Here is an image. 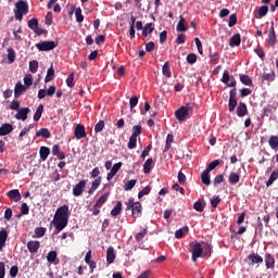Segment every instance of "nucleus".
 I'll return each mask as SVG.
<instances>
[{
    "label": "nucleus",
    "instance_id": "f257e3e1",
    "mask_svg": "<svg viewBox=\"0 0 278 278\" xmlns=\"http://www.w3.org/2000/svg\"><path fill=\"white\" fill-rule=\"evenodd\" d=\"M222 83L226 84L228 88H232L229 92V102H228V110L229 112H233L238 105V88H236L238 81H236V77L229 75L227 70L224 71Z\"/></svg>",
    "mask_w": 278,
    "mask_h": 278
},
{
    "label": "nucleus",
    "instance_id": "f03ea898",
    "mask_svg": "<svg viewBox=\"0 0 278 278\" xmlns=\"http://www.w3.org/2000/svg\"><path fill=\"white\" fill-rule=\"evenodd\" d=\"M29 13V4L27 1L22 0L15 3L14 16L16 21H23V16Z\"/></svg>",
    "mask_w": 278,
    "mask_h": 278
},
{
    "label": "nucleus",
    "instance_id": "7ed1b4c3",
    "mask_svg": "<svg viewBox=\"0 0 278 278\" xmlns=\"http://www.w3.org/2000/svg\"><path fill=\"white\" fill-rule=\"evenodd\" d=\"M126 206V210H131L132 218H140V216H142V204L140 202H135L134 199H129Z\"/></svg>",
    "mask_w": 278,
    "mask_h": 278
},
{
    "label": "nucleus",
    "instance_id": "20e7f679",
    "mask_svg": "<svg viewBox=\"0 0 278 278\" xmlns=\"http://www.w3.org/2000/svg\"><path fill=\"white\" fill-rule=\"evenodd\" d=\"M192 110V106L190 104H187L186 106H181L175 112V116L177 121L184 122L186 118H188V114Z\"/></svg>",
    "mask_w": 278,
    "mask_h": 278
},
{
    "label": "nucleus",
    "instance_id": "39448f33",
    "mask_svg": "<svg viewBox=\"0 0 278 278\" xmlns=\"http://www.w3.org/2000/svg\"><path fill=\"white\" fill-rule=\"evenodd\" d=\"M38 51H53L55 47H58V42L55 41H41L35 45Z\"/></svg>",
    "mask_w": 278,
    "mask_h": 278
},
{
    "label": "nucleus",
    "instance_id": "423d86ee",
    "mask_svg": "<svg viewBox=\"0 0 278 278\" xmlns=\"http://www.w3.org/2000/svg\"><path fill=\"white\" fill-rule=\"evenodd\" d=\"M86 180H80L78 184H76L73 188V194L75 197H81L84 194V190H86Z\"/></svg>",
    "mask_w": 278,
    "mask_h": 278
},
{
    "label": "nucleus",
    "instance_id": "0eeeda50",
    "mask_svg": "<svg viewBox=\"0 0 278 278\" xmlns=\"http://www.w3.org/2000/svg\"><path fill=\"white\" fill-rule=\"evenodd\" d=\"M68 214H70L68 205L65 204V205L60 206L56 210V212L54 214V218H65V219H68Z\"/></svg>",
    "mask_w": 278,
    "mask_h": 278
},
{
    "label": "nucleus",
    "instance_id": "6e6552de",
    "mask_svg": "<svg viewBox=\"0 0 278 278\" xmlns=\"http://www.w3.org/2000/svg\"><path fill=\"white\" fill-rule=\"evenodd\" d=\"M54 227L56 231H62L66 225H68V219L62 217H54Z\"/></svg>",
    "mask_w": 278,
    "mask_h": 278
},
{
    "label": "nucleus",
    "instance_id": "1a4fd4ad",
    "mask_svg": "<svg viewBox=\"0 0 278 278\" xmlns=\"http://www.w3.org/2000/svg\"><path fill=\"white\" fill-rule=\"evenodd\" d=\"M192 262H197L199 257L203 255V248L201 247V243H195L192 248Z\"/></svg>",
    "mask_w": 278,
    "mask_h": 278
},
{
    "label": "nucleus",
    "instance_id": "9d476101",
    "mask_svg": "<svg viewBox=\"0 0 278 278\" xmlns=\"http://www.w3.org/2000/svg\"><path fill=\"white\" fill-rule=\"evenodd\" d=\"M29 112H31L29 108L18 109L17 113L14 115V118H16V121H27V114H29Z\"/></svg>",
    "mask_w": 278,
    "mask_h": 278
},
{
    "label": "nucleus",
    "instance_id": "9b49d317",
    "mask_svg": "<svg viewBox=\"0 0 278 278\" xmlns=\"http://www.w3.org/2000/svg\"><path fill=\"white\" fill-rule=\"evenodd\" d=\"M74 134L76 140H81V138H86V128L81 124H77L74 128Z\"/></svg>",
    "mask_w": 278,
    "mask_h": 278
},
{
    "label": "nucleus",
    "instance_id": "f8f14e48",
    "mask_svg": "<svg viewBox=\"0 0 278 278\" xmlns=\"http://www.w3.org/2000/svg\"><path fill=\"white\" fill-rule=\"evenodd\" d=\"M267 43L269 47H275L277 45V35L275 33V26H270L269 31H268V39Z\"/></svg>",
    "mask_w": 278,
    "mask_h": 278
},
{
    "label": "nucleus",
    "instance_id": "ddd939ff",
    "mask_svg": "<svg viewBox=\"0 0 278 278\" xmlns=\"http://www.w3.org/2000/svg\"><path fill=\"white\" fill-rule=\"evenodd\" d=\"M123 166L122 162L115 163L110 173L106 176L108 181H112V179H114V176L116 175V173H118L121 170V167Z\"/></svg>",
    "mask_w": 278,
    "mask_h": 278
},
{
    "label": "nucleus",
    "instance_id": "4468645a",
    "mask_svg": "<svg viewBox=\"0 0 278 278\" xmlns=\"http://www.w3.org/2000/svg\"><path fill=\"white\" fill-rule=\"evenodd\" d=\"M247 114H249L247 103L240 102L237 106V116H239V118H243V116H247Z\"/></svg>",
    "mask_w": 278,
    "mask_h": 278
},
{
    "label": "nucleus",
    "instance_id": "2eb2a0df",
    "mask_svg": "<svg viewBox=\"0 0 278 278\" xmlns=\"http://www.w3.org/2000/svg\"><path fill=\"white\" fill-rule=\"evenodd\" d=\"M116 261V253L114 252V247H109L106 250V264H114Z\"/></svg>",
    "mask_w": 278,
    "mask_h": 278
},
{
    "label": "nucleus",
    "instance_id": "dca6fc26",
    "mask_svg": "<svg viewBox=\"0 0 278 278\" xmlns=\"http://www.w3.org/2000/svg\"><path fill=\"white\" fill-rule=\"evenodd\" d=\"M26 91H27V87L23 86L21 81L15 84V88H14L15 99H18V97H21V94H23V92H26Z\"/></svg>",
    "mask_w": 278,
    "mask_h": 278
},
{
    "label": "nucleus",
    "instance_id": "f3484780",
    "mask_svg": "<svg viewBox=\"0 0 278 278\" xmlns=\"http://www.w3.org/2000/svg\"><path fill=\"white\" fill-rule=\"evenodd\" d=\"M47 262L49 264H54V265L60 264V258H58V252L56 251H50L47 255Z\"/></svg>",
    "mask_w": 278,
    "mask_h": 278
},
{
    "label": "nucleus",
    "instance_id": "a211bd4d",
    "mask_svg": "<svg viewBox=\"0 0 278 278\" xmlns=\"http://www.w3.org/2000/svg\"><path fill=\"white\" fill-rule=\"evenodd\" d=\"M14 131V127L12 124H2L0 127V136H8L9 134H12Z\"/></svg>",
    "mask_w": 278,
    "mask_h": 278
},
{
    "label": "nucleus",
    "instance_id": "6ab92c4d",
    "mask_svg": "<svg viewBox=\"0 0 278 278\" xmlns=\"http://www.w3.org/2000/svg\"><path fill=\"white\" fill-rule=\"evenodd\" d=\"M7 197L11 199V201H15V203H18L21 201V192L18 189H12L7 193Z\"/></svg>",
    "mask_w": 278,
    "mask_h": 278
},
{
    "label": "nucleus",
    "instance_id": "aec40b11",
    "mask_svg": "<svg viewBox=\"0 0 278 278\" xmlns=\"http://www.w3.org/2000/svg\"><path fill=\"white\" fill-rule=\"evenodd\" d=\"M248 261H250V264H262L264 258L257 253H252L248 255Z\"/></svg>",
    "mask_w": 278,
    "mask_h": 278
},
{
    "label": "nucleus",
    "instance_id": "412c9836",
    "mask_svg": "<svg viewBox=\"0 0 278 278\" xmlns=\"http://www.w3.org/2000/svg\"><path fill=\"white\" fill-rule=\"evenodd\" d=\"M39 155H40V160L42 162H47V157H49V155H51V149H49L48 147L42 146L39 149Z\"/></svg>",
    "mask_w": 278,
    "mask_h": 278
},
{
    "label": "nucleus",
    "instance_id": "4be33fe9",
    "mask_svg": "<svg viewBox=\"0 0 278 278\" xmlns=\"http://www.w3.org/2000/svg\"><path fill=\"white\" fill-rule=\"evenodd\" d=\"M27 249L29 253H38V249H40V241H28Z\"/></svg>",
    "mask_w": 278,
    "mask_h": 278
},
{
    "label": "nucleus",
    "instance_id": "5701e85b",
    "mask_svg": "<svg viewBox=\"0 0 278 278\" xmlns=\"http://www.w3.org/2000/svg\"><path fill=\"white\" fill-rule=\"evenodd\" d=\"M53 79H55V70H53V64H51V66L47 71L45 83L49 84V81H53Z\"/></svg>",
    "mask_w": 278,
    "mask_h": 278
},
{
    "label": "nucleus",
    "instance_id": "b1692460",
    "mask_svg": "<svg viewBox=\"0 0 278 278\" xmlns=\"http://www.w3.org/2000/svg\"><path fill=\"white\" fill-rule=\"evenodd\" d=\"M108 199H110V192L104 193L103 195H101L98 201L94 204V207H103V205H105V203H108Z\"/></svg>",
    "mask_w": 278,
    "mask_h": 278
},
{
    "label": "nucleus",
    "instance_id": "393cba45",
    "mask_svg": "<svg viewBox=\"0 0 278 278\" xmlns=\"http://www.w3.org/2000/svg\"><path fill=\"white\" fill-rule=\"evenodd\" d=\"M152 169H153V159L149 157L143 164L144 175H149V173H151Z\"/></svg>",
    "mask_w": 278,
    "mask_h": 278
},
{
    "label": "nucleus",
    "instance_id": "a878e982",
    "mask_svg": "<svg viewBox=\"0 0 278 278\" xmlns=\"http://www.w3.org/2000/svg\"><path fill=\"white\" fill-rule=\"evenodd\" d=\"M240 42L242 39L240 38V34H235L229 40V47H240Z\"/></svg>",
    "mask_w": 278,
    "mask_h": 278
},
{
    "label": "nucleus",
    "instance_id": "bb28decb",
    "mask_svg": "<svg viewBox=\"0 0 278 278\" xmlns=\"http://www.w3.org/2000/svg\"><path fill=\"white\" fill-rule=\"evenodd\" d=\"M8 241V230H0V251H3V247H5V242Z\"/></svg>",
    "mask_w": 278,
    "mask_h": 278
},
{
    "label": "nucleus",
    "instance_id": "cd10ccee",
    "mask_svg": "<svg viewBox=\"0 0 278 278\" xmlns=\"http://www.w3.org/2000/svg\"><path fill=\"white\" fill-rule=\"evenodd\" d=\"M101 177L96 178L92 182H91V187L88 191L89 194H94V191L99 188V186H101Z\"/></svg>",
    "mask_w": 278,
    "mask_h": 278
},
{
    "label": "nucleus",
    "instance_id": "c85d7f7f",
    "mask_svg": "<svg viewBox=\"0 0 278 278\" xmlns=\"http://www.w3.org/2000/svg\"><path fill=\"white\" fill-rule=\"evenodd\" d=\"M177 31H188V27H186V18H184V15L179 16V22L176 26Z\"/></svg>",
    "mask_w": 278,
    "mask_h": 278
},
{
    "label": "nucleus",
    "instance_id": "c756f323",
    "mask_svg": "<svg viewBox=\"0 0 278 278\" xmlns=\"http://www.w3.org/2000/svg\"><path fill=\"white\" fill-rule=\"evenodd\" d=\"M36 138H51V132L48 128H41L40 130L36 131L35 134Z\"/></svg>",
    "mask_w": 278,
    "mask_h": 278
},
{
    "label": "nucleus",
    "instance_id": "7c9ffc66",
    "mask_svg": "<svg viewBox=\"0 0 278 278\" xmlns=\"http://www.w3.org/2000/svg\"><path fill=\"white\" fill-rule=\"evenodd\" d=\"M42 112H45V105L39 104L35 114H34L35 123H38V121H40V118H42Z\"/></svg>",
    "mask_w": 278,
    "mask_h": 278
},
{
    "label": "nucleus",
    "instance_id": "2f4dec72",
    "mask_svg": "<svg viewBox=\"0 0 278 278\" xmlns=\"http://www.w3.org/2000/svg\"><path fill=\"white\" fill-rule=\"evenodd\" d=\"M122 210H123V202L117 201L115 206L111 211V216H117L118 214H121Z\"/></svg>",
    "mask_w": 278,
    "mask_h": 278
},
{
    "label": "nucleus",
    "instance_id": "473e14b6",
    "mask_svg": "<svg viewBox=\"0 0 278 278\" xmlns=\"http://www.w3.org/2000/svg\"><path fill=\"white\" fill-rule=\"evenodd\" d=\"M162 73L164 75V77H167L169 79V77L173 76V74L170 73V62H165L163 67H162Z\"/></svg>",
    "mask_w": 278,
    "mask_h": 278
},
{
    "label": "nucleus",
    "instance_id": "72a5a7b5",
    "mask_svg": "<svg viewBox=\"0 0 278 278\" xmlns=\"http://www.w3.org/2000/svg\"><path fill=\"white\" fill-rule=\"evenodd\" d=\"M228 181H229V184H231V186H236V184H238L240 181V174L231 172L228 177Z\"/></svg>",
    "mask_w": 278,
    "mask_h": 278
},
{
    "label": "nucleus",
    "instance_id": "f704fd0d",
    "mask_svg": "<svg viewBox=\"0 0 278 278\" xmlns=\"http://www.w3.org/2000/svg\"><path fill=\"white\" fill-rule=\"evenodd\" d=\"M240 81L243 84V86H253V79L247 74L240 75Z\"/></svg>",
    "mask_w": 278,
    "mask_h": 278
},
{
    "label": "nucleus",
    "instance_id": "c9c22d12",
    "mask_svg": "<svg viewBox=\"0 0 278 278\" xmlns=\"http://www.w3.org/2000/svg\"><path fill=\"white\" fill-rule=\"evenodd\" d=\"M268 144H269L270 149H273L274 151H277V149H278V136H270L269 140H268Z\"/></svg>",
    "mask_w": 278,
    "mask_h": 278
},
{
    "label": "nucleus",
    "instance_id": "e433bc0d",
    "mask_svg": "<svg viewBox=\"0 0 278 278\" xmlns=\"http://www.w3.org/2000/svg\"><path fill=\"white\" fill-rule=\"evenodd\" d=\"M153 23H148L144 25V27L142 28V36L148 37L149 34H153Z\"/></svg>",
    "mask_w": 278,
    "mask_h": 278
},
{
    "label": "nucleus",
    "instance_id": "4c0bfd02",
    "mask_svg": "<svg viewBox=\"0 0 278 278\" xmlns=\"http://www.w3.org/2000/svg\"><path fill=\"white\" fill-rule=\"evenodd\" d=\"M188 231H189L188 226H185L175 231V238H177V240H181V238H184L185 233H188Z\"/></svg>",
    "mask_w": 278,
    "mask_h": 278
},
{
    "label": "nucleus",
    "instance_id": "58836bf2",
    "mask_svg": "<svg viewBox=\"0 0 278 278\" xmlns=\"http://www.w3.org/2000/svg\"><path fill=\"white\" fill-rule=\"evenodd\" d=\"M201 180L204 186H210V184H212V180L210 179V172L203 170L201 174Z\"/></svg>",
    "mask_w": 278,
    "mask_h": 278
},
{
    "label": "nucleus",
    "instance_id": "ea45409f",
    "mask_svg": "<svg viewBox=\"0 0 278 278\" xmlns=\"http://www.w3.org/2000/svg\"><path fill=\"white\" fill-rule=\"evenodd\" d=\"M277 179H278V170L271 172L268 180L266 181L267 188H270V185L275 184V181H277Z\"/></svg>",
    "mask_w": 278,
    "mask_h": 278
},
{
    "label": "nucleus",
    "instance_id": "a19ab883",
    "mask_svg": "<svg viewBox=\"0 0 278 278\" xmlns=\"http://www.w3.org/2000/svg\"><path fill=\"white\" fill-rule=\"evenodd\" d=\"M265 266L266 268H273L275 266V257H273V255H265Z\"/></svg>",
    "mask_w": 278,
    "mask_h": 278
},
{
    "label": "nucleus",
    "instance_id": "79ce46f5",
    "mask_svg": "<svg viewBox=\"0 0 278 278\" xmlns=\"http://www.w3.org/2000/svg\"><path fill=\"white\" fill-rule=\"evenodd\" d=\"M210 64H217L218 62H220V53L218 52H211L210 55Z\"/></svg>",
    "mask_w": 278,
    "mask_h": 278
},
{
    "label": "nucleus",
    "instance_id": "37998d69",
    "mask_svg": "<svg viewBox=\"0 0 278 278\" xmlns=\"http://www.w3.org/2000/svg\"><path fill=\"white\" fill-rule=\"evenodd\" d=\"M193 210H195V212H203V210H205V201L198 200L194 202Z\"/></svg>",
    "mask_w": 278,
    "mask_h": 278
},
{
    "label": "nucleus",
    "instance_id": "c03bdc74",
    "mask_svg": "<svg viewBox=\"0 0 278 278\" xmlns=\"http://www.w3.org/2000/svg\"><path fill=\"white\" fill-rule=\"evenodd\" d=\"M136 184H138L137 179H131L128 180L125 185H124V190L126 192H129V190H134V188L136 187Z\"/></svg>",
    "mask_w": 278,
    "mask_h": 278
},
{
    "label": "nucleus",
    "instance_id": "a18cd8bd",
    "mask_svg": "<svg viewBox=\"0 0 278 278\" xmlns=\"http://www.w3.org/2000/svg\"><path fill=\"white\" fill-rule=\"evenodd\" d=\"M47 233V228L45 227H37L35 228V235L33 238H42Z\"/></svg>",
    "mask_w": 278,
    "mask_h": 278
},
{
    "label": "nucleus",
    "instance_id": "49530a36",
    "mask_svg": "<svg viewBox=\"0 0 278 278\" xmlns=\"http://www.w3.org/2000/svg\"><path fill=\"white\" fill-rule=\"evenodd\" d=\"M16 60V52L12 48H8V61L9 64H14V61Z\"/></svg>",
    "mask_w": 278,
    "mask_h": 278
},
{
    "label": "nucleus",
    "instance_id": "de8ad7c7",
    "mask_svg": "<svg viewBox=\"0 0 278 278\" xmlns=\"http://www.w3.org/2000/svg\"><path fill=\"white\" fill-rule=\"evenodd\" d=\"M147 233H149V230L147 228L142 229L140 232H138L135 237V240L137 242H142V240H144V236H147Z\"/></svg>",
    "mask_w": 278,
    "mask_h": 278
},
{
    "label": "nucleus",
    "instance_id": "09e8293b",
    "mask_svg": "<svg viewBox=\"0 0 278 278\" xmlns=\"http://www.w3.org/2000/svg\"><path fill=\"white\" fill-rule=\"evenodd\" d=\"M219 164L220 161L214 160L207 165V167L204 170H206V173H212V170H214V168H216V166H218Z\"/></svg>",
    "mask_w": 278,
    "mask_h": 278
},
{
    "label": "nucleus",
    "instance_id": "8fccbe9b",
    "mask_svg": "<svg viewBox=\"0 0 278 278\" xmlns=\"http://www.w3.org/2000/svg\"><path fill=\"white\" fill-rule=\"evenodd\" d=\"M138 144V137H134V136H130L129 138V141H128V149H136Z\"/></svg>",
    "mask_w": 278,
    "mask_h": 278
},
{
    "label": "nucleus",
    "instance_id": "3c124183",
    "mask_svg": "<svg viewBox=\"0 0 278 278\" xmlns=\"http://www.w3.org/2000/svg\"><path fill=\"white\" fill-rule=\"evenodd\" d=\"M105 128V121L101 119L94 125V131L96 134L101 132L102 129Z\"/></svg>",
    "mask_w": 278,
    "mask_h": 278
},
{
    "label": "nucleus",
    "instance_id": "603ef678",
    "mask_svg": "<svg viewBox=\"0 0 278 278\" xmlns=\"http://www.w3.org/2000/svg\"><path fill=\"white\" fill-rule=\"evenodd\" d=\"M142 134V126L140 125H135L132 127V134L131 136L135 137V138H138V136H140Z\"/></svg>",
    "mask_w": 278,
    "mask_h": 278
},
{
    "label": "nucleus",
    "instance_id": "864d4df0",
    "mask_svg": "<svg viewBox=\"0 0 278 278\" xmlns=\"http://www.w3.org/2000/svg\"><path fill=\"white\" fill-rule=\"evenodd\" d=\"M220 203V197L218 195H214L211 199V207H213V210H216L218 207V204Z\"/></svg>",
    "mask_w": 278,
    "mask_h": 278
},
{
    "label": "nucleus",
    "instance_id": "5fc2aeb1",
    "mask_svg": "<svg viewBox=\"0 0 278 278\" xmlns=\"http://www.w3.org/2000/svg\"><path fill=\"white\" fill-rule=\"evenodd\" d=\"M75 74L71 73L66 78V84L68 88H73L75 86Z\"/></svg>",
    "mask_w": 278,
    "mask_h": 278
},
{
    "label": "nucleus",
    "instance_id": "6e6d98bb",
    "mask_svg": "<svg viewBox=\"0 0 278 278\" xmlns=\"http://www.w3.org/2000/svg\"><path fill=\"white\" fill-rule=\"evenodd\" d=\"M263 81H275V72L263 74Z\"/></svg>",
    "mask_w": 278,
    "mask_h": 278
},
{
    "label": "nucleus",
    "instance_id": "4d7b16f0",
    "mask_svg": "<svg viewBox=\"0 0 278 278\" xmlns=\"http://www.w3.org/2000/svg\"><path fill=\"white\" fill-rule=\"evenodd\" d=\"M75 16L77 23H84V15L81 14V8L75 10Z\"/></svg>",
    "mask_w": 278,
    "mask_h": 278
},
{
    "label": "nucleus",
    "instance_id": "13d9d810",
    "mask_svg": "<svg viewBox=\"0 0 278 278\" xmlns=\"http://www.w3.org/2000/svg\"><path fill=\"white\" fill-rule=\"evenodd\" d=\"M238 23V15L236 13L229 16L228 27H233Z\"/></svg>",
    "mask_w": 278,
    "mask_h": 278
},
{
    "label": "nucleus",
    "instance_id": "bf43d9fd",
    "mask_svg": "<svg viewBox=\"0 0 278 278\" xmlns=\"http://www.w3.org/2000/svg\"><path fill=\"white\" fill-rule=\"evenodd\" d=\"M29 71L30 73H38V61L33 60L29 62Z\"/></svg>",
    "mask_w": 278,
    "mask_h": 278
},
{
    "label": "nucleus",
    "instance_id": "052dcab7",
    "mask_svg": "<svg viewBox=\"0 0 278 278\" xmlns=\"http://www.w3.org/2000/svg\"><path fill=\"white\" fill-rule=\"evenodd\" d=\"M28 27L29 29L35 30L38 27V18L33 17L28 21Z\"/></svg>",
    "mask_w": 278,
    "mask_h": 278
},
{
    "label": "nucleus",
    "instance_id": "680f3d73",
    "mask_svg": "<svg viewBox=\"0 0 278 278\" xmlns=\"http://www.w3.org/2000/svg\"><path fill=\"white\" fill-rule=\"evenodd\" d=\"M45 24L49 26L53 25V13L48 12L46 15Z\"/></svg>",
    "mask_w": 278,
    "mask_h": 278
},
{
    "label": "nucleus",
    "instance_id": "e2e57ef3",
    "mask_svg": "<svg viewBox=\"0 0 278 278\" xmlns=\"http://www.w3.org/2000/svg\"><path fill=\"white\" fill-rule=\"evenodd\" d=\"M266 14H268V7L267 5H263L258 9V16L260 18H264V16H266Z\"/></svg>",
    "mask_w": 278,
    "mask_h": 278
},
{
    "label": "nucleus",
    "instance_id": "0e129e2a",
    "mask_svg": "<svg viewBox=\"0 0 278 278\" xmlns=\"http://www.w3.org/2000/svg\"><path fill=\"white\" fill-rule=\"evenodd\" d=\"M24 84L26 88H29V86L34 84V77L31 76V74H28L27 76L24 77Z\"/></svg>",
    "mask_w": 278,
    "mask_h": 278
},
{
    "label": "nucleus",
    "instance_id": "69168bd1",
    "mask_svg": "<svg viewBox=\"0 0 278 278\" xmlns=\"http://www.w3.org/2000/svg\"><path fill=\"white\" fill-rule=\"evenodd\" d=\"M253 91L249 88H242L240 90L239 97H241V99H244V97H249V94H251Z\"/></svg>",
    "mask_w": 278,
    "mask_h": 278
},
{
    "label": "nucleus",
    "instance_id": "338daca9",
    "mask_svg": "<svg viewBox=\"0 0 278 278\" xmlns=\"http://www.w3.org/2000/svg\"><path fill=\"white\" fill-rule=\"evenodd\" d=\"M187 62H188V64H194L197 62V54L189 53L187 55Z\"/></svg>",
    "mask_w": 278,
    "mask_h": 278
},
{
    "label": "nucleus",
    "instance_id": "774afa93",
    "mask_svg": "<svg viewBox=\"0 0 278 278\" xmlns=\"http://www.w3.org/2000/svg\"><path fill=\"white\" fill-rule=\"evenodd\" d=\"M130 110H134L138 105V97L134 96L129 99Z\"/></svg>",
    "mask_w": 278,
    "mask_h": 278
}]
</instances>
